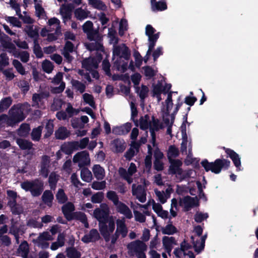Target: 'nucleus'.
Instances as JSON below:
<instances>
[{
  "mask_svg": "<svg viewBox=\"0 0 258 258\" xmlns=\"http://www.w3.org/2000/svg\"><path fill=\"white\" fill-rule=\"evenodd\" d=\"M155 192L160 202L163 204L165 203L166 200L169 198V193L168 190H166V193L161 192L157 190H155Z\"/></svg>",
  "mask_w": 258,
  "mask_h": 258,
  "instance_id": "3c124183",
  "label": "nucleus"
},
{
  "mask_svg": "<svg viewBox=\"0 0 258 258\" xmlns=\"http://www.w3.org/2000/svg\"><path fill=\"white\" fill-rule=\"evenodd\" d=\"M201 164L207 172L211 171L218 174L223 167L228 168L230 165V162L226 159H217L214 162H209L205 159L202 161Z\"/></svg>",
  "mask_w": 258,
  "mask_h": 258,
  "instance_id": "423d86ee",
  "label": "nucleus"
},
{
  "mask_svg": "<svg viewBox=\"0 0 258 258\" xmlns=\"http://www.w3.org/2000/svg\"><path fill=\"white\" fill-rule=\"evenodd\" d=\"M132 193L141 203L146 201V194L144 188L141 185H138L136 187L135 184H133L132 186Z\"/></svg>",
  "mask_w": 258,
  "mask_h": 258,
  "instance_id": "4be33fe9",
  "label": "nucleus"
},
{
  "mask_svg": "<svg viewBox=\"0 0 258 258\" xmlns=\"http://www.w3.org/2000/svg\"><path fill=\"white\" fill-rule=\"evenodd\" d=\"M191 246L184 240L180 244V248H175L174 250L175 255L178 258H195V255L191 251Z\"/></svg>",
  "mask_w": 258,
  "mask_h": 258,
  "instance_id": "9d476101",
  "label": "nucleus"
},
{
  "mask_svg": "<svg viewBox=\"0 0 258 258\" xmlns=\"http://www.w3.org/2000/svg\"><path fill=\"white\" fill-rule=\"evenodd\" d=\"M208 217V214L207 213H202L197 212L195 215V220L198 223H201Z\"/></svg>",
  "mask_w": 258,
  "mask_h": 258,
  "instance_id": "0e129e2a",
  "label": "nucleus"
},
{
  "mask_svg": "<svg viewBox=\"0 0 258 258\" xmlns=\"http://www.w3.org/2000/svg\"><path fill=\"white\" fill-rule=\"evenodd\" d=\"M136 171L137 167L136 165L133 163H131L130 164L127 170H126L124 168H120L118 171L120 175L123 179L126 180L128 183H131L133 181V179L132 176L136 172Z\"/></svg>",
  "mask_w": 258,
  "mask_h": 258,
  "instance_id": "4468645a",
  "label": "nucleus"
},
{
  "mask_svg": "<svg viewBox=\"0 0 258 258\" xmlns=\"http://www.w3.org/2000/svg\"><path fill=\"white\" fill-rule=\"evenodd\" d=\"M26 32L28 35L34 39V41H36V39L38 36V30L37 28L33 26H28L26 28Z\"/></svg>",
  "mask_w": 258,
  "mask_h": 258,
  "instance_id": "ea45409f",
  "label": "nucleus"
},
{
  "mask_svg": "<svg viewBox=\"0 0 258 258\" xmlns=\"http://www.w3.org/2000/svg\"><path fill=\"white\" fill-rule=\"evenodd\" d=\"M42 68L45 72L50 74L53 69V65L49 60L46 59L42 62Z\"/></svg>",
  "mask_w": 258,
  "mask_h": 258,
  "instance_id": "603ef678",
  "label": "nucleus"
},
{
  "mask_svg": "<svg viewBox=\"0 0 258 258\" xmlns=\"http://www.w3.org/2000/svg\"><path fill=\"white\" fill-rule=\"evenodd\" d=\"M72 85L74 88L80 93H82L85 91V86L82 83L77 80H73L72 81Z\"/></svg>",
  "mask_w": 258,
  "mask_h": 258,
  "instance_id": "680f3d73",
  "label": "nucleus"
},
{
  "mask_svg": "<svg viewBox=\"0 0 258 258\" xmlns=\"http://www.w3.org/2000/svg\"><path fill=\"white\" fill-rule=\"evenodd\" d=\"M64 243V236L62 234H60L58 236L57 241L52 243L50 248L53 250H55L59 247L62 246Z\"/></svg>",
  "mask_w": 258,
  "mask_h": 258,
  "instance_id": "58836bf2",
  "label": "nucleus"
},
{
  "mask_svg": "<svg viewBox=\"0 0 258 258\" xmlns=\"http://www.w3.org/2000/svg\"><path fill=\"white\" fill-rule=\"evenodd\" d=\"M169 174H174L178 181H180L187 177H194L196 173L194 170L184 171L181 168L182 163L179 160H173L169 161Z\"/></svg>",
  "mask_w": 258,
  "mask_h": 258,
  "instance_id": "f03ea898",
  "label": "nucleus"
},
{
  "mask_svg": "<svg viewBox=\"0 0 258 258\" xmlns=\"http://www.w3.org/2000/svg\"><path fill=\"white\" fill-rule=\"evenodd\" d=\"M50 160L48 156H44L42 158V162L40 165V174L46 177L49 172Z\"/></svg>",
  "mask_w": 258,
  "mask_h": 258,
  "instance_id": "b1692460",
  "label": "nucleus"
},
{
  "mask_svg": "<svg viewBox=\"0 0 258 258\" xmlns=\"http://www.w3.org/2000/svg\"><path fill=\"white\" fill-rule=\"evenodd\" d=\"M113 53L114 56H118L125 59H128L130 56L128 48L123 44L118 46H114Z\"/></svg>",
  "mask_w": 258,
  "mask_h": 258,
  "instance_id": "6ab92c4d",
  "label": "nucleus"
},
{
  "mask_svg": "<svg viewBox=\"0 0 258 258\" xmlns=\"http://www.w3.org/2000/svg\"><path fill=\"white\" fill-rule=\"evenodd\" d=\"M162 243L166 252L170 254L173 245L176 244V241L173 237L165 236L162 238Z\"/></svg>",
  "mask_w": 258,
  "mask_h": 258,
  "instance_id": "5701e85b",
  "label": "nucleus"
},
{
  "mask_svg": "<svg viewBox=\"0 0 258 258\" xmlns=\"http://www.w3.org/2000/svg\"><path fill=\"white\" fill-rule=\"evenodd\" d=\"M87 48L90 51L96 50V58L89 57L83 60L82 66L88 71L96 69L98 63L102 59L101 52H103V47L100 42H92L87 45Z\"/></svg>",
  "mask_w": 258,
  "mask_h": 258,
  "instance_id": "f257e3e1",
  "label": "nucleus"
},
{
  "mask_svg": "<svg viewBox=\"0 0 258 258\" xmlns=\"http://www.w3.org/2000/svg\"><path fill=\"white\" fill-rule=\"evenodd\" d=\"M77 143L69 142L63 144L61 147V151L66 154H71L74 150H77Z\"/></svg>",
  "mask_w": 258,
  "mask_h": 258,
  "instance_id": "c756f323",
  "label": "nucleus"
},
{
  "mask_svg": "<svg viewBox=\"0 0 258 258\" xmlns=\"http://www.w3.org/2000/svg\"><path fill=\"white\" fill-rule=\"evenodd\" d=\"M194 231L197 234L198 238H197L196 237L192 236L191 239L195 250L198 254L201 252L204 248L206 236L205 235L204 236L200 237L203 232V229L200 226L196 227Z\"/></svg>",
  "mask_w": 258,
  "mask_h": 258,
  "instance_id": "1a4fd4ad",
  "label": "nucleus"
},
{
  "mask_svg": "<svg viewBox=\"0 0 258 258\" xmlns=\"http://www.w3.org/2000/svg\"><path fill=\"white\" fill-rule=\"evenodd\" d=\"M106 196L109 200L113 202L115 206L120 202L119 201L118 196L115 191H109L107 192Z\"/></svg>",
  "mask_w": 258,
  "mask_h": 258,
  "instance_id": "bf43d9fd",
  "label": "nucleus"
},
{
  "mask_svg": "<svg viewBox=\"0 0 258 258\" xmlns=\"http://www.w3.org/2000/svg\"><path fill=\"white\" fill-rule=\"evenodd\" d=\"M44 98V95L42 94H34L33 96L32 100L33 101V106H38L39 107H41L42 100Z\"/></svg>",
  "mask_w": 258,
  "mask_h": 258,
  "instance_id": "13d9d810",
  "label": "nucleus"
},
{
  "mask_svg": "<svg viewBox=\"0 0 258 258\" xmlns=\"http://www.w3.org/2000/svg\"><path fill=\"white\" fill-rule=\"evenodd\" d=\"M9 204L13 213L19 214L23 212L22 207L19 205H17L15 201H10Z\"/></svg>",
  "mask_w": 258,
  "mask_h": 258,
  "instance_id": "09e8293b",
  "label": "nucleus"
},
{
  "mask_svg": "<svg viewBox=\"0 0 258 258\" xmlns=\"http://www.w3.org/2000/svg\"><path fill=\"white\" fill-rule=\"evenodd\" d=\"M73 161L77 163L80 167L90 163L89 154L86 151H82L77 153L73 158Z\"/></svg>",
  "mask_w": 258,
  "mask_h": 258,
  "instance_id": "dca6fc26",
  "label": "nucleus"
},
{
  "mask_svg": "<svg viewBox=\"0 0 258 258\" xmlns=\"http://www.w3.org/2000/svg\"><path fill=\"white\" fill-rule=\"evenodd\" d=\"M178 155V150L174 146H171L169 147L168 151V158L169 161L173 160V158L177 157Z\"/></svg>",
  "mask_w": 258,
  "mask_h": 258,
  "instance_id": "6e6d98bb",
  "label": "nucleus"
},
{
  "mask_svg": "<svg viewBox=\"0 0 258 258\" xmlns=\"http://www.w3.org/2000/svg\"><path fill=\"white\" fill-rule=\"evenodd\" d=\"M30 109V106L28 103L18 105L14 106L9 111L10 121L12 122V125L15 123L22 121L26 117Z\"/></svg>",
  "mask_w": 258,
  "mask_h": 258,
  "instance_id": "39448f33",
  "label": "nucleus"
},
{
  "mask_svg": "<svg viewBox=\"0 0 258 258\" xmlns=\"http://www.w3.org/2000/svg\"><path fill=\"white\" fill-rule=\"evenodd\" d=\"M164 94L163 83L162 82H159L153 86V96L156 97L158 102L162 100L161 97V93Z\"/></svg>",
  "mask_w": 258,
  "mask_h": 258,
  "instance_id": "c85d7f7f",
  "label": "nucleus"
},
{
  "mask_svg": "<svg viewBox=\"0 0 258 258\" xmlns=\"http://www.w3.org/2000/svg\"><path fill=\"white\" fill-rule=\"evenodd\" d=\"M82 179L86 182H89L92 179L91 172L88 168H83L81 172Z\"/></svg>",
  "mask_w": 258,
  "mask_h": 258,
  "instance_id": "37998d69",
  "label": "nucleus"
},
{
  "mask_svg": "<svg viewBox=\"0 0 258 258\" xmlns=\"http://www.w3.org/2000/svg\"><path fill=\"white\" fill-rule=\"evenodd\" d=\"M89 4L93 8L104 11L106 9L105 5L100 0H88Z\"/></svg>",
  "mask_w": 258,
  "mask_h": 258,
  "instance_id": "79ce46f5",
  "label": "nucleus"
},
{
  "mask_svg": "<svg viewBox=\"0 0 258 258\" xmlns=\"http://www.w3.org/2000/svg\"><path fill=\"white\" fill-rule=\"evenodd\" d=\"M42 128V126H39L33 130L31 133V137L33 141H37L39 140L41 135Z\"/></svg>",
  "mask_w": 258,
  "mask_h": 258,
  "instance_id": "864d4df0",
  "label": "nucleus"
},
{
  "mask_svg": "<svg viewBox=\"0 0 258 258\" xmlns=\"http://www.w3.org/2000/svg\"><path fill=\"white\" fill-rule=\"evenodd\" d=\"M67 255L69 258H79L81 254L75 249L71 248L67 250Z\"/></svg>",
  "mask_w": 258,
  "mask_h": 258,
  "instance_id": "774afa93",
  "label": "nucleus"
},
{
  "mask_svg": "<svg viewBox=\"0 0 258 258\" xmlns=\"http://www.w3.org/2000/svg\"><path fill=\"white\" fill-rule=\"evenodd\" d=\"M108 36L110 38L111 43L115 44L117 43L118 39L116 36V31L114 28L111 27L108 29Z\"/></svg>",
  "mask_w": 258,
  "mask_h": 258,
  "instance_id": "4d7b16f0",
  "label": "nucleus"
},
{
  "mask_svg": "<svg viewBox=\"0 0 258 258\" xmlns=\"http://www.w3.org/2000/svg\"><path fill=\"white\" fill-rule=\"evenodd\" d=\"M70 134L69 132L67 129L64 127L61 126L60 127L55 133V137L58 139H64L67 138Z\"/></svg>",
  "mask_w": 258,
  "mask_h": 258,
  "instance_id": "4c0bfd02",
  "label": "nucleus"
},
{
  "mask_svg": "<svg viewBox=\"0 0 258 258\" xmlns=\"http://www.w3.org/2000/svg\"><path fill=\"white\" fill-rule=\"evenodd\" d=\"M139 145L133 141L132 143L130 149L126 153L125 156L126 159L130 160L138 151Z\"/></svg>",
  "mask_w": 258,
  "mask_h": 258,
  "instance_id": "e433bc0d",
  "label": "nucleus"
},
{
  "mask_svg": "<svg viewBox=\"0 0 258 258\" xmlns=\"http://www.w3.org/2000/svg\"><path fill=\"white\" fill-rule=\"evenodd\" d=\"M12 100L10 98H6L3 99L0 103V110L3 111L7 109L11 104Z\"/></svg>",
  "mask_w": 258,
  "mask_h": 258,
  "instance_id": "338daca9",
  "label": "nucleus"
},
{
  "mask_svg": "<svg viewBox=\"0 0 258 258\" xmlns=\"http://www.w3.org/2000/svg\"><path fill=\"white\" fill-rule=\"evenodd\" d=\"M173 103L172 101V93L168 94L167 98L165 101V104H163L161 107V112L163 115L164 123L167 126V134L171 135V126L173 123L174 117L173 115H170V111L172 108Z\"/></svg>",
  "mask_w": 258,
  "mask_h": 258,
  "instance_id": "7ed1b4c3",
  "label": "nucleus"
},
{
  "mask_svg": "<svg viewBox=\"0 0 258 258\" xmlns=\"http://www.w3.org/2000/svg\"><path fill=\"white\" fill-rule=\"evenodd\" d=\"M162 233L164 234L172 235L177 232V229L172 224L169 223L161 229Z\"/></svg>",
  "mask_w": 258,
  "mask_h": 258,
  "instance_id": "a18cd8bd",
  "label": "nucleus"
},
{
  "mask_svg": "<svg viewBox=\"0 0 258 258\" xmlns=\"http://www.w3.org/2000/svg\"><path fill=\"white\" fill-rule=\"evenodd\" d=\"M116 230L114 236L111 238V243H114L119 236L124 237L126 236L128 230L125 224L124 218L116 220Z\"/></svg>",
  "mask_w": 258,
  "mask_h": 258,
  "instance_id": "ddd939ff",
  "label": "nucleus"
},
{
  "mask_svg": "<svg viewBox=\"0 0 258 258\" xmlns=\"http://www.w3.org/2000/svg\"><path fill=\"white\" fill-rule=\"evenodd\" d=\"M72 9L73 7L71 5H62L60 7V14L64 20L70 18Z\"/></svg>",
  "mask_w": 258,
  "mask_h": 258,
  "instance_id": "c9c22d12",
  "label": "nucleus"
},
{
  "mask_svg": "<svg viewBox=\"0 0 258 258\" xmlns=\"http://www.w3.org/2000/svg\"><path fill=\"white\" fill-rule=\"evenodd\" d=\"M73 218H76L82 222L84 224L86 228H88L89 227V224L87 221L86 216L84 213L81 212L75 213H74Z\"/></svg>",
  "mask_w": 258,
  "mask_h": 258,
  "instance_id": "8fccbe9b",
  "label": "nucleus"
},
{
  "mask_svg": "<svg viewBox=\"0 0 258 258\" xmlns=\"http://www.w3.org/2000/svg\"><path fill=\"white\" fill-rule=\"evenodd\" d=\"M42 198L45 204H47L48 206H50L53 199V195L51 191L46 190L43 193Z\"/></svg>",
  "mask_w": 258,
  "mask_h": 258,
  "instance_id": "49530a36",
  "label": "nucleus"
},
{
  "mask_svg": "<svg viewBox=\"0 0 258 258\" xmlns=\"http://www.w3.org/2000/svg\"><path fill=\"white\" fill-rule=\"evenodd\" d=\"M146 35L148 37V40L149 42V49L147 51V55H149L154 46H155V43L159 38V33H155V29L151 25H147L145 29Z\"/></svg>",
  "mask_w": 258,
  "mask_h": 258,
  "instance_id": "f8f14e48",
  "label": "nucleus"
},
{
  "mask_svg": "<svg viewBox=\"0 0 258 258\" xmlns=\"http://www.w3.org/2000/svg\"><path fill=\"white\" fill-rule=\"evenodd\" d=\"M83 98L84 101L87 104H88L92 107H95V102L94 101V98L91 95L88 93H85L83 95Z\"/></svg>",
  "mask_w": 258,
  "mask_h": 258,
  "instance_id": "69168bd1",
  "label": "nucleus"
},
{
  "mask_svg": "<svg viewBox=\"0 0 258 258\" xmlns=\"http://www.w3.org/2000/svg\"><path fill=\"white\" fill-rule=\"evenodd\" d=\"M62 210L68 220H70L73 219L74 214L72 213V212L74 210V206L72 203H68L62 207Z\"/></svg>",
  "mask_w": 258,
  "mask_h": 258,
  "instance_id": "cd10ccee",
  "label": "nucleus"
},
{
  "mask_svg": "<svg viewBox=\"0 0 258 258\" xmlns=\"http://www.w3.org/2000/svg\"><path fill=\"white\" fill-rule=\"evenodd\" d=\"M53 236L48 232H44L41 233L39 236L33 241L38 246L41 248H47L49 246L48 241L52 240Z\"/></svg>",
  "mask_w": 258,
  "mask_h": 258,
  "instance_id": "2eb2a0df",
  "label": "nucleus"
},
{
  "mask_svg": "<svg viewBox=\"0 0 258 258\" xmlns=\"http://www.w3.org/2000/svg\"><path fill=\"white\" fill-rule=\"evenodd\" d=\"M35 2V8L36 11V15L39 18H43L45 17L44 11L42 8L41 5L37 3V0H34Z\"/></svg>",
  "mask_w": 258,
  "mask_h": 258,
  "instance_id": "5fc2aeb1",
  "label": "nucleus"
},
{
  "mask_svg": "<svg viewBox=\"0 0 258 258\" xmlns=\"http://www.w3.org/2000/svg\"><path fill=\"white\" fill-rule=\"evenodd\" d=\"M19 255L24 258H27L28 253V245L26 242H22L18 249Z\"/></svg>",
  "mask_w": 258,
  "mask_h": 258,
  "instance_id": "de8ad7c7",
  "label": "nucleus"
},
{
  "mask_svg": "<svg viewBox=\"0 0 258 258\" xmlns=\"http://www.w3.org/2000/svg\"><path fill=\"white\" fill-rule=\"evenodd\" d=\"M179 205L183 207L185 210L188 211L189 209L194 206L198 205V199L197 197L191 198L187 196L180 199Z\"/></svg>",
  "mask_w": 258,
  "mask_h": 258,
  "instance_id": "aec40b11",
  "label": "nucleus"
},
{
  "mask_svg": "<svg viewBox=\"0 0 258 258\" xmlns=\"http://www.w3.org/2000/svg\"><path fill=\"white\" fill-rule=\"evenodd\" d=\"M83 29L86 33H87L89 39L93 40L94 36L92 35L93 23L90 21H87L83 25Z\"/></svg>",
  "mask_w": 258,
  "mask_h": 258,
  "instance_id": "72a5a7b5",
  "label": "nucleus"
},
{
  "mask_svg": "<svg viewBox=\"0 0 258 258\" xmlns=\"http://www.w3.org/2000/svg\"><path fill=\"white\" fill-rule=\"evenodd\" d=\"M128 252L132 255H135L137 258H146L145 251L147 250V245L141 240H136L131 242L127 245Z\"/></svg>",
  "mask_w": 258,
  "mask_h": 258,
  "instance_id": "0eeeda50",
  "label": "nucleus"
},
{
  "mask_svg": "<svg viewBox=\"0 0 258 258\" xmlns=\"http://www.w3.org/2000/svg\"><path fill=\"white\" fill-rule=\"evenodd\" d=\"M136 124L137 126H139L143 130H146L150 128L152 136V143L154 146L155 143V135L154 131H157L160 128L158 121L155 120L153 116L150 117L148 115H146L144 116L141 117L139 122H136Z\"/></svg>",
  "mask_w": 258,
  "mask_h": 258,
  "instance_id": "20e7f679",
  "label": "nucleus"
},
{
  "mask_svg": "<svg viewBox=\"0 0 258 258\" xmlns=\"http://www.w3.org/2000/svg\"><path fill=\"white\" fill-rule=\"evenodd\" d=\"M74 50V45L70 41H67L66 43L65 47L64 48L63 54L66 59L70 62L72 61L73 58L72 56L70 55V53L72 52Z\"/></svg>",
  "mask_w": 258,
  "mask_h": 258,
  "instance_id": "2f4dec72",
  "label": "nucleus"
},
{
  "mask_svg": "<svg viewBox=\"0 0 258 258\" xmlns=\"http://www.w3.org/2000/svg\"><path fill=\"white\" fill-rule=\"evenodd\" d=\"M99 226L101 234L104 237L106 241H109L110 235L112 233L115 228L113 217H111L109 218L107 224L101 223L99 224Z\"/></svg>",
  "mask_w": 258,
  "mask_h": 258,
  "instance_id": "9b49d317",
  "label": "nucleus"
},
{
  "mask_svg": "<svg viewBox=\"0 0 258 258\" xmlns=\"http://www.w3.org/2000/svg\"><path fill=\"white\" fill-rule=\"evenodd\" d=\"M99 234L96 229L91 230L89 234L85 235L82 239V240L85 243L95 241L99 238Z\"/></svg>",
  "mask_w": 258,
  "mask_h": 258,
  "instance_id": "bb28decb",
  "label": "nucleus"
},
{
  "mask_svg": "<svg viewBox=\"0 0 258 258\" xmlns=\"http://www.w3.org/2000/svg\"><path fill=\"white\" fill-rule=\"evenodd\" d=\"M152 9L154 11H161L167 9L165 3L163 2H157L156 0H151Z\"/></svg>",
  "mask_w": 258,
  "mask_h": 258,
  "instance_id": "473e14b6",
  "label": "nucleus"
},
{
  "mask_svg": "<svg viewBox=\"0 0 258 258\" xmlns=\"http://www.w3.org/2000/svg\"><path fill=\"white\" fill-rule=\"evenodd\" d=\"M89 12L86 10L79 8L75 10V17L79 20H82L87 18L89 15Z\"/></svg>",
  "mask_w": 258,
  "mask_h": 258,
  "instance_id": "c03bdc74",
  "label": "nucleus"
},
{
  "mask_svg": "<svg viewBox=\"0 0 258 258\" xmlns=\"http://www.w3.org/2000/svg\"><path fill=\"white\" fill-rule=\"evenodd\" d=\"M94 176L98 180L103 179L105 175L104 169L99 165H95L92 168Z\"/></svg>",
  "mask_w": 258,
  "mask_h": 258,
  "instance_id": "7c9ffc66",
  "label": "nucleus"
},
{
  "mask_svg": "<svg viewBox=\"0 0 258 258\" xmlns=\"http://www.w3.org/2000/svg\"><path fill=\"white\" fill-rule=\"evenodd\" d=\"M100 207L101 209H97L94 212V216L100 222V223H103V221L109 214V209L106 204H101Z\"/></svg>",
  "mask_w": 258,
  "mask_h": 258,
  "instance_id": "f3484780",
  "label": "nucleus"
},
{
  "mask_svg": "<svg viewBox=\"0 0 258 258\" xmlns=\"http://www.w3.org/2000/svg\"><path fill=\"white\" fill-rule=\"evenodd\" d=\"M116 210L121 214L123 215L125 218L131 219L133 217V215L131 210L124 204L120 202L116 206Z\"/></svg>",
  "mask_w": 258,
  "mask_h": 258,
  "instance_id": "393cba45",
  "label": "nucleus"
},
{
  "mask_svg": "<svg viewBox=\"0 0 258 258\" xmlns=\"http://www.w3.org/2000/svg\"><path fill=\"white\" fill-rule=\"evenodd\" d=\"M112 145L113 150L116 152H121L125 149L124 142L119 139L114 140Z\"/></svg>",
  "mask_w": 258,
  "mask_h": 258,
  "instance_id": "f704fd0d",
  "label": "nucleus"
},
{
  "mask_svg": "<svg viewBox=\"0 0 258 258\" xmlns=\"http://www.w3.org/2000/svg\"><path fill=\"white\" fill-rule=\"evenodd\" d=\"M132 127V124L130 123H126L121 126L113 127L112 128V133L115 135H124L129 132Z\"/></svg>",
  "mask_w": 258,
  "mask_h": 258,
  "instance_id": "a878e982",
  "label": "nucleus"
},
{
  "mask_svg": "<svg viewBox=\"0 0 258 258\" xmlns=\"http://www.w3.org/2000/svg\"><path fill=\"white\" fill-rule=\"evenodd\" d=\"M225 152L228 157H229L232 160L236 168L237 171H241L242 168L241 167V159L239 155L233 150L229 149H226Z\"/></svg>",
  "mask_w": 258,
  "mask_h": 258,
  "instance_id": "412c9836",
  "label": "nucleus"
},
{
  "mask_svg": "<svg viewBox=\"0 0 258 258\" xmlns=\"http://www.w3.org/2000/svg\"><path fill=\"white\" fill-rule=\"evenodd\" d=\"M30 131V127L27 124H23L20 126L18 130V135L20 136H27Z\"/></svg>",
  "mask_w": 258,
  "mask_h": 258,
  "instance_id": "e2e57ef3",
  "label": "nucleus"
},
{
  "mask_svg": "<svg viewBox=\"0 0 258 258\" xmlns=\"http://www.w3.org/2000/svg\"><path fill=\"white\" fill-rule=\"evenodd\" d=\"M43 183L42 181L36 180L33 181H25L21 183V187L26 191H30L33 196L40 195L43 190Z\"/></svg>",
  "mask_w": 258,
  "mask_h": 258,
  "instance_id": "6e6552de",
  "label": "nucleus"
},
{
  "mask_svg": "<svg viewBox=\"0 0 258 258\" xmlns=\"http://www.w3.org/2000/svg\"><path fill=\"white\" fill-rule=\"evenodd\" d=\"M17 143L22 149H30L32 147V143L28 141L23 139H17Z\"/></svg>",
  "mask_w": 258,
  "mask_h": 258,
  "instance_id": "052dcab7",
  "label": "nucleus"
},
{
  "mask_svg": "<svg viewBox=\"0 0 258 258\" xmlns=\"http://www.w3.org/2000/svg\"><path fill=\"white\" fill-rule=\"evenodd\" d=\"M63 75L61 73H58L53 79L52 82L54 85H59L58 87H54L52 91L54 93L62 92L65 88V83L62 81Z\"/></svg>",
  "mask_w": 258,
  "mask_h": 258,
  "instance_id": "a211bd4d",
  "label": "nucleus"
},
{
  "mask_svg": "<svg viewBox=\"0 0 258 258\" xmlns=\"http://www.w3.org/2000/svg\"><path fill=\"white\" fill-rule=\"evenodd\" d=\"M48 25L52 26V29H55V33L58 35L60 33V28L59 26L60 21L56 18H53L48 20Z\"/></svg>",
  "mask_w": 258,
  "mask_h": 258,
  "instance_id": "a19ab883",
  "label": "nucleus"
}]
</instances>
